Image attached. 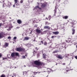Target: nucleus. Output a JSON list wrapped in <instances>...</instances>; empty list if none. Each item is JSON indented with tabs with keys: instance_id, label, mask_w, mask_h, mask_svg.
Returning a JSON list of instances; mask_svg holds the SVG:
<instances>
[{
	"instance_id": "1",
	"label": "nucleus",
	"mask_w": 77,
	"mask_h": 77,
	"mask_svg": "<svg viewBox=\"0 0 77 77\" xmlns=\"http://www.w3.org/2000/svg\"><path fill=\"white\" fill-rule=\"evenodd\" d=\"M34 63L37 66H39V65H42V63L39 61V60L35 61H34Z\"/></svg>"
},
{
	"instance_id": "2",
	"label": "nucleus",
	"mask_w": 77,
	"mask_h": 77,
	"mask_svg": "<svg viewBox=\"0 0 77 77\" xmlns=\"http://www.w3.org/2000/svg\"><path fill=\"white\" fill-rule=\"evenodd\" d=\"M25 49L23 48H16V51H24Z\"/></svg>"
},
{
	"instance_id": "3",
	"label": "nucleus",
	"mask_w": 77,
	"mask_h": 77,
	"mask_svg": "<svg viewBox=\"0 0 77 77\" xmlns=\"http://www.w3.org/2000/svg\"><path fill=\"white\" fill-rule=\"evenodd\" d=\"M6 35V34L5 33L3 32H0V38H2L5 36Z\"/></svg>"
},
{
	"instance_id": "4",
	"label": "nucleus",
	"mask_w": 77,
	"mask_h": 77,
	"mask_svg": "<svg viewBox=\"0 0 77 77\" xmlns=\"http://www.w3.org/2000/svg\"><path fill=\"white\" fill-rule=\"evenodd\" d=\"M11 57H14V58H16V57H15V53L13 52L11 54Z\"/></svg>"
},
{
	"instance_id": "5",
	"label": "nucleus",
	"mask_w": 77,
	"mask_h": 77,
	"mask_svg": "<svg viewBox=\"0 0 77 77\" xmlns=\"http://www.w3.org/2000/svg\"><path fill=\"white\" fill-rule=\"evenodd\" d=\"M47 5V4L46 3H44L41 6L42 8H44L45 6H46Z\"/></svg>"
},
{
	"instance_id": "6",
	"label": "nucleus",
	"mask_w": 77,
	"mask_h": 77,
	"mask_svg": "<svg viewBox=\"0 0 77 77\" xmlns=\"http://www.w3.org/2000/svg\"><path fill=\"white\" fill-rule=\"evenodd\" d=\"M14 2H15V5H17V6H18V5H19V4H18L17 2H18V1L17 0H14Z\"/></svg>"
},
{
	"instance_id": "7",
	"label": "nucleus",
	"mask_w": 77,
	"mask_h": 77,
	"mask_svg": "<svg viewBox=\"0 0 77 77\" xmlns=\"http://www.w3.org/2000/svg\"><path fill=\"white\" fill-rule=\"evenodd\" d=\"M9 45V43L8 42H5V45H4L5 47H7Z\"/></svg>"
},
{
	"instance_id": "8",
	"label": "nucleus",
	"mask_w": 77,
	"mask_h": 77,
	"mask_svg": "<svg viewBox=\"0 0 77 77\" xmlns=\"http://www.w3.org/2000/svg\"><path fill=\"white\" fill-rule=\"evenodd\" d=\"M29 37H25L23 39V41H27V40H29Z\"/></svg>"
},
{
	"instance_id": "9",
	"label": "nucleus",
	"mask_w": 77,
	"mask_h": 77,
	"mask_svg": "<svg viewBox=\"0 0 77 77\" xmlns=\"http://www.w3.org/2000/svg\"><path fill=\"white\" fill-rule=\"evenodd\" d=\"M52 33H53V34H54V35H58V34H59V32H53Z\"/></svg>"
},
{
	"instance_id": "10",
	"label": "nucleus",
	"mask_w": 77,
	"mask_h": 77,
	"mask_svg": "<svg viewBox=\"0 0 77 77\" xmlns=\"http://www.w3.org/2000/svg\"><path fill=\"white\" fill-rule=\"evenodd\" d=\"M45 29H50V27L48 26H45L44 27Z\"/></svg>"
},
{
	"instance_id": "11",
	"label": "nucleus",
	"mask_w": 77,
	"mask_h": 77,
	"mask_svg": "<svg viewBox=\"0 0 77 77\" xmlns=\"http://www.w3.org/2000/svg\"><path fill=\"white\" fill-rule=\"evenodd\" d=\"M36 32L37 33H41V30L39 29H37L36 30Z\"/></svg>"
},
{
	"instance_id": "12",
	"label": "nucleus",
	"mask_w": 77,
	"mask_h": 77,
	"mask_svg": "<svg viewBox=\"0 0 77 77\" xmlns=\"http://www.w3.org/2000/svg\"><path fill=\"white\" fill-rule=\"evenodd\" d=\"M41 9V8L39 7L38 6L36 7L34 9H33V10H35V9Z\"/></svg>"
},
{
	"instance_id": "13",
	"label": "nucleus",
	"mask_w": 77,
	"mask_h": 77,
	"mask_svg": "<svg viewBox=\"0 0 77 77\" xmlns=\"http://www.w3.org/2000/svg\"><path fill=\"white\" fill-rule=\"evenodd\" d=\"M42 52L43 53V58L44 59H45L46 58V56H45V54H44V53H43V51H42Z\"/></svg>"
},
{
	"instance_id": "14",
	"label": "nucleus",
	"mask_w": 77,
	"mask_h": 77,
	"mask_svg": "<svg viewBox=\"0 0 77 77\" xmlns=\"http://www.w3.org/2000/svg\"><path fill=\"white\" fill-rule=\"evenodd\" d=\"M11 2H7V3L6 4V5L7 6L8 5V6H11Z\"/></svg>"
},
{
	"instance_id": "15",
	"label": "nucleus",
	"mask_w": 77,
	"mask_h": 77,
	"mask_svg": "<svg viewBox=\"0 0 77 77\" xmlns=\"http://www.w3.org/2000/svg\"><path fill=\"white\" fill-rule=\"evenodd\" d=\"M17 22L18 23V24H21V20H17Z\"/></svg>"
},
{
	"instance_id": "16",
	"label": "nucleus",
	"mask_w": 77,
	"mask_h": 77,
	"mask_svg": "<svg viewBox=\"0 0 77 77\" xmlns=\"http://www.w3.org/2000/svg\"><path fill=\"white\" fill-rule=\"evenodd\" d=\"M63 18L64 19H67V18H68V16H63Z\"/></svg>"
},
{
	"instance_id": "17",
	"label": "nucleus",
	"mask_w": 77,
	"mask_h": 77,
	"mask_svg": "<svg viewBox=\"0 0 77 77\" xmlns=\"http://www.w3.org/2000/svg\"><path fill=\"white\" fill-rule=\"evenodd\" d=\"M72 35H74V33H75V30L74 29H72Z\"/></svg>"
},
{
	"instance_id": "18",
	"label": "nucleus",
	"mask_w": 77,
	"mask_h": 77,
	"mask_svg": "<svg viewBox=\"0 0 77 77\" xmlns=\"http://www.w3.org/2000/svg\"><path fill=\"white\" fill-rule=\"evenodd\" d=\"M15 54L16 56H19V54L18 53H15Z\"/></svg>"
},
{
	"instance_id": "19",
	"label": "nucleus",
	"mask_w": 77,
	"mask_h": 77,
	"mask_svg": "<svg viewBox=\"0 0 77 77\" xmlns=\"http://www.w3.org/2000/svg\"><path fill=\"white\" fill-rule=\"evenodd\" d=\"M6 4H5V3H3L2 4V7L3 8H4V7H5V6H6Z\"/></svg>"
},
{
	"instance_id": "20",
	"label": "nucleus",
	"mask_w": 77,
	"mask_h": 77,
	"mask_svg": "<svg viewBox=\"0 0 77 77\" xmlns=\"http://www.w3.org/2000/svg\"><path fill=\"white\" fill-rule=\"evenodd\" d=\"M57 58L59 59H62V57L60 56V55H58L57 57Z\"/></svg>"
},
{
	"instance_id": "21",
	"label": "nucleus",
	"mask_w": 77,
	"mask_h": 77,
	"mask_svg": "<svg viewBox=\"0 0 77 77\" xmlns=\"http://www.w3.org/2000/svg\"><path fill=\"white\" fill-rule=\"evenodd\" d=\"M50 23H48V22H45V25H48V24H50Z\"/></svg>"
},
{
	"instance_id": "22",
	"label": "nucleus",
	"mask_w": 77,
	"mask_h": 77,
	"mask_svg": "<svg viewBox=\"0 0 77 77\" xmlns=\"http://www.w3.org/2000/svg\"><path fill=\"white\" fill-rule=\"evenodd\" d=\"M5 75L4 74H2V75L1 76V77H5Z\"/></svg>"
},
{
	"instance_id": "23",
	"label": "nucleus",
	"mask_w": 77,
	"mask_h": 77,
	"mask_svg": "<svg viewBox=\"0 0 77 77\" xmlns=\"http://www.w3.org/2000/svg\"><path fill=\"white\" fill-rule=\"evenodd\" d=\"M4 2H5L4 0H2L1 1H0V2H1V3H4Z\"/></svg>"
},
{
	"instance_id": "24",
	"label": "nucleus",
	"mask_w": 77,
	"mask_h": 77,
	"mask_svg": "<svg viewBox=\"0 0 77 77\" xmlns=\"http://www.w3.org/2000/svg\"><path fill=\"white\" fill-rule=\"evenodd\" d=\"M15 39H17V37H14L13 38L14 40H15Z\"/></svg>"
},
{
	"instance_id": "25",
	"label": "nucleus",
	"mask_w": 77,
	"mask_h": 77,
	"mask_svg": "<svg viewBox=\"0 0 77 77\" xmlns=\"http://www.w3.org/2000/svg\"><path fill=\"white\" fill-rule=\"evenodd\" d=\"M48 18L49 19V20H50V19H51V16H49L48 17Z\"/></svg>"
},
{
	"instance_id": "26",
	"label": "nucleus",
	"mask_w": 77,
	"mask_h": 77,
	"mask_svg": "<svg viewBox=\"0 0 77 77\" xmlns=\"http://www.w3.org/2000/svg\"><path fill=\"white\" fill-rule=\"evenodd\" d=\"M47 43L46 42H45L44 43V45H47Z\"/></svg>"
},
{
	"instance_id": "27",
	"label": "nucleus",
	"mask_w": 77,
	"mask_h": 77,
	"mask_svg": "<svg viewBox=\"0 0 77 77\" xmlns=\"http://www.w3.org/2000/svg\"><path fill=\"white\" fill-rule=\"evenodd\" d=\"M54 12H55L54 13H56V9H55V10H54Z\"/></svg>"
},
{
	"instance_id": "28",
	"label": "nucleus",
	"mask_w": 77,
	"mask_h": 77,
	"mask_svg": "<svg viewBox=\"0 0 77 77\" xmlns=\"http://www.w3.org/2000/svg\"><path fill=\"white\" fill-rule=\"evenodd\" d=\"M2 25H3V24H2V23H0V27H1V26H2Z\"/></svg>"
},
{
	"instance_id": "29",
	"label": "nucleus",
	"mask_w": 77,
	"mask_h": 77,
	"mask_svg": "<svg viewBox=\"0 0 77 77\" xmlns=\"http://www.w3.org/2000/svg\"><path fill=\"white\" fill-rule=\"evenodd\" d=\"M23 0H21L20 1V3H23Z\"/></svg>"
},
{
	"instance_id": "30",
	"label": "nucleus",
	"mask_w": 77,
	"mask_h": 77,
	"mask_svg": "<svg viewBox=\"0 0 77 77\" xmlns=\"http://www.w3.org/2000/svg\"><path fill=\"white\" fill-rule=\"evenodd\" d=\"M2 56V54L0 53V57H1Z\"/></svg>"
},
{
	"instance_id": "31",
	"label": "nucleus",
	"mask_w": 77,
	"mask_h": 77,
	"mask_svg": "<svg viewBox=\"0 0 77 77\" xmlns=\"http://www.w3.org/2000/svg\"><path fill=\"white\" fill-rule=\"evenodd\" d=\"M46 31H45L43 32V34H45V33H46Z\"/></svg>"
},
{
	"instance_id": "32",
	"label": "nucleus",
	"mask_w": 77,
	"mask_h": 77,
	"mask_svg": "<svg viewBox=\"0 0 77 77\" xmlns=\"http://www.w3.org/2000/svg\"><path fill=\"white\" fill-rule=\"evenodd\" d=\"M22 57L23 58V59H24V58H25V56H23Z\"/></svg>"
},
{
	"instance_id": "33",
	"label": "nucleus",
	"mask_w": 77,
	"mask_h": 77,
	"mask_svg": "<svg viewBox=\"0 0 77 77\" xmlns=\"http://www.w3.org/2000/svg\"><path fill=\"white\" fill-rule=\"evenodd\" d=\"M7 30H8V31H9V30H11V29L9 28L8 29H7Z\"/></svg>"
},
{
	"instance_id": "34",
	"label": "nucleus",
	"mask_w": 77,
	"mask_h": 77,
	"mask_svg": "<svg viewBox=\"0 0 77 77\" xmlns=\"http://www.w3.org/2000/svg\"><path fill=\"white\" fill-rule=\"evenodd\" d=\"M66 42H69V43H70V41H67L66 40Z\"/></svg>"
},
{
	"instance_id": "35",
	"label": "nucleus",
	"mask_w": 77,
	"mask_h": 77,
	"mask_svg": "<svg viewBox=\"0 0 77 77\" xmlns=\"http://www.w3.org/2000/svg\"><path fill=\"white\" fill-rule=\"evenodd\" d=\"M3 60H5V59H6V58H3Z\"/></svg>"
},
{
	"instance_id": "36",
	"label": "nucleus",
	"mask_w": 77,
	"mask_h": 77,
	"mask_svg": "<svg viewBox=\"0 0 77 77\" xmlns=\"http://www.w3.org/2000/svg\"><path fill=\"white\" fill-rule=\"evenodd\" d=\"M75 59H77V56H75Z\"/></svg>"
},
{
	"instance_id": "37",
	"label": "nucleus",
	"mask_w": 77,
	"mask_h": 77,
	"mask_svg": "<svg viewBox=\"0 0 77 77\" xmlns=\"http://www.w3.org/2000/svg\"><path fill=\"white\" fill-rule=\"evenodd\" d=\"M54 36H51V38H54Z\"/></svg>"
},
{
	"instance_id": "38",
	"label": "nucleus",
	"mask_w": 77,
	"mask_h": 77,
	"mask_svg": "<svg viewBox=\"0 0 77 77\" xmlns=\"http://www.w3.org/2000/svg\"><path fill=\"white\" fill-rule=\"evenodd\" d=\"M39 54H37V57H39Z\"/></svg>"
},
{
	"instance_id": "39",
	"label": "nucleus",
	"mask_w": 77,
	"mask_h": 77,
	"mask_svg": "<svg viewBox=\"0 0 77 77\" xmlns=\"http://www.w3.org/2000/svg\"><path fill=\"white\" fill-rule=\"evenodd\" d=\"M8 39H11V37L9 36L8 37Z\"/></svg>"
},
{
	"instance_id": "40",
	"label": "nucleus",
	"mask_w": 77,
	"mask_h": 77,
	"mask_svg": "<svg viewBox=\"0 0 77 77\" xmlns=\"http://www.w3.org/2000/svg\"><path fill=\"white\" fill-rule=\"evenodd\" d=\"M13 7H14V8H15V5H13Z\"/></svg>"
},
{
	"instance_id": "41",
	"label": "nucleus",
	"mask_w": 77,
	"mask_h": 77,
	"mask_svg": "<svg viewBox=\"0 0 77 77\" xmlns=\"http://www.w3.org/2000/svg\"><path fill=\"white\" fill-rule=\"evenodd\" d=\"M41 42L42 43V44H43V41H41Z\"/></svg>"
},
{
	"instance_id": "42",
	"label": "nucleus",
	"mask_w": 77,
	"mask_h": 77,
	"mask_svg": "<svg viewBox=\"0 0 77 77\" xmlns=\"http://www.w3.org/2000/svg\"><path fill=\"white\" fill-rule=\"evenodd\" d=\"M35 49H36V50H38V49H37V48H35Z\"/></svg>"
},
{
	"instance_id": "43",
	"label": "nucleus",
	"mask_w": 77,
	"mask_h": 77,
	"mask_svg": "<svg viewBox=\"0 0 77 77\" xmlns=\"http://www.w3.org/2000/svg\"><path fill=\"white\" fill-rule=\"evenodd\" d=\"M63 65H65V63H63Z\"/></svg>"
},
{
	"instance_id": "44",
	"label": "nucleus",
	"mask_w": 77,
	"mask_h": 77,
	"mask_svg": "<svg viewBox=\"0 0 77 77\" xmlns=\"http://www.w3.org/2000/svg\"><path fill=\"white\" fill-rule=\"evenodd\" d=\"M66 71L67 72H68V71H69V70H66Z\"/></svg>"
},
{
	"instance_id": "45",
	"label": "nucleus",
	"mask_w": 77,
	"mask_h": 77,
	"mask_svg": "<svg viewBox=\"0 0 77 77\" xmlns=\"http://www.w3.org/2000/svg\"><path fill=\"white\" fill-rule=\"evenodd\" d=\"M35 21L36 22V23H38V22H37V21Z\"/></svg>"
},
{
	"instance_id": "46",
	"label": "nucleus",
	"mask_w": 77,
	"mask_h": 77,
	"mask_svg": "<svg viewBox=\"0 0 77 77\" xmlns=\"http://www.w3.org/2000/svg\"><path fill=\"white\" fill-rule=\"evenodd\" d=\"M76 48H77V45H76Z\"/></svg>"
},
{
	"instance_id": "47",
	"label": "nucleus",
	"mask_w": 77,
	"mask_h": 77,
	"mask_svg": "<svg viewBox=\"0 0 77 77\" xmlns=\"http://www.w3.org/2000/svg\"><path fill=\"white\" fill-rule=\"evenodd\" d=\"M12 77H14V76H12Z\"/></svg>"
},
{
	"instance_id": "48",
	"label": "nucleus",
	"mask_w": 77,
	"mask_h": 77,
	"mask_svg": "<svg viewBox=\"0 0 77 77\" xmlns=\"http://www.w3.org/2000/svg\"><path fill=\"white\" fill-rule=\"evenodd\" d=\"M18 28H20V27H17V28H18Z\"/></svg>"
},
{
	"instance_id": "49",
	"label": "nucleus",
	"mask_w": 77,
	"mask_h": 77,
	"mask_svg": "<svg viewBox=\"0 0 77 77\" xmlns=\"http://www.w3.org/2000/svg\"><path fill=\"white\" fill-rule=\"evenodd\" d=\"M25 67H26V66H24Z\"/></svg>"
},
{
	"instance_id": "50",
	"label": "nucleus",
	"mask_w": 77,
	"mask_h": 77,
	"mask_svg": "<svg viewBox=\"0 0 77 77\" xmlns=\"http://www.w3.org/2000/svg\"><path fill=\"white\" fill-rule=\"evenodd\" d=\"M35 67H37V66H35Z\"/></svg>"
},
{
	"instance_id": "51",
	"label": "nucleus",
	"mask_w": 77,
	"mask_h": 77,
	"mask_svg": "<svg viewBox=\"0 0 77 77\" xmlns=\"http://www.w3.org/2000/svg\"><path fill=\"white\" fill-rule=\"evenodd\" d=\"M13 44L14 43V42H13Z\"/></svg>"
},
{
	"instance_id": "52",
	"label": "nucleus",
	"mask_w": 77,
	"mask_h": 77,
	"mask_svg": "<svg viewBox=\"0 0 77 77\" xmlns=\"http://www.w3.org/2000/svg\"><path fill=\"white\" fill-rule=\"evenodd\" d=\"M46 19H47V18H46Z\"/></svg>"
},
{
	"instance_id": "53",
	"label": "nucleus",
	"mask_w": 77,
	"mask_h": 77,
	"mask_svg": "<svg viewBox=\"0 0 77 77\" xmlns=\"http://www.w3.org/2000/svg\"><path fill=\"white\" fill-rule=\"evenodd\" d=\"M39 45H41V44H39Z\"/></svg>"
},
{
	"instance_id": "54",
	"label": "nucleus",
	"mask_w": 77,
	"mask_h": 77,
	"mask_svg": "<svg viewBox=\"0 0 77 77\" xmlns=\"http://www.w3.org/2000/svg\"><path fill=\"white\" fill-rule=\"evenodd\" d=\"M26 56H26V55H25Z\"/></svg>"
},
{
	"instance_id": "55",
	"label": "nucleus",
	"mask_w": 77,
	"mask_h": 77,
	"mask_svg": "<svg viewBox=\"0 0 77 77\" xmlns=\"http://www.w3.org/2000/svg\"><path fill=\"white\" fill-rule=\"evenodd\" d=\"M57 65V64H56V65Z\"/></svg>"
},
{
	"instance_id": "56",
	"label": "nucleus",
	"mask_w": 77,
	"mask_h": 77,
	"mask_svg": "<svg viewBox=\"0 0 77 77\" xmlns=\"http://www.w3.org/2000/svg\"><path fill=\"white\" fill-rule=\"evenodd\" d=\"M23 75H24V74L23 73Z\"/></svg>"
},
{
	"instance_id": "57",
	"label": "nucleus",
	"mask_w": 77,
	"mask_h": 77,
	"mask_svg": "<svg viewBox=\"0 0 77 77\" xmlns=\"http://www.w3.org/2000/svg\"><path fill=\"white\" fill-rule=\"evenodd\" d=\"M48 77V76H47V77Z\"/></svg>"
},
{
	"instance_id": "58",
	"label": "nucleus",
	"mask_w": 77,
	"mask_h": 77,
	"mask_svg": "<svg viewBox=\"0 0 77 77\" xmlns=\"http://www.w3.org/2000/svg\"><path fill=\"white\" fill-rule=\"evenodd\" d=\"M35 73H37V72H35Z\"/></svg>"
}]
</instances>
